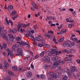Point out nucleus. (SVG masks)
Returning a JSON list of instances; mask_svg holds the SVG:
<instances>
[{
  "mask_svg": "<svg viewBox=\"0 0 80 80\" xmlns=\"http://www.w3.org/2000/svg\"><path fill=\"white\" fill-rule=\"evenodd\" d=\"M35 40L38 42H40V41L42 42V44L45 43V39L41 37L40 35H39L38 37H36L35 38Z\"/></svg>",
  "mask_w": 80,
  "mask_h": 80,
  "instance_id": "obj_1",
  "label": "nucleus"
},
{
  "mask_svg": "<svg viewBox=\"0 0 80 80\" xmlns=\"http://www.w3.org/2000/svg\"><path fill=\"white\" fill-rule=\"evenodd\" d=\"M62 63V64H64V63H65V61H62V60H58L56 62H55L53 64V66L54 67H58V65H59V63Z\"/></svg>",
  "mask_w": 80,
  "mask_h": 80,
  "instance_id": "obj_2",
  "label": "nucleus"
},
{
  "mask_svg": "<svg viewBox=\"0 0 80 80\" xmlns=\"http://www.w3.org/2000/svg\"><path fill=\"white\" fill-rule=\"evenodd\" d=\"M72 74H74V72H77V68L75 67H72L71 68Z\"/></svg>",
  "mask_w": 80,
  "mask_h": 80,
  "instance_id": "obj_3",
  "label": "nucleus"
},
{
  "mask_svg": "<svg viewBox=\"0 0 80 80\" xmlns=\"http://www.w3.org/2000/svg\"><path fill=\"white\" fill-rule=\"evenodd\" d=\"M32 73L31 72H28L27 73L26 77L27 78H30L32 77Z\"/></svg>",
  "mask_w": 80,
  "mask_h": 80,
  "instance_id": "obj_4",
  "label": "nucleus"
},
{
  "mask_svg": "<svg viewBox=\"0 0 80 80\" xmlns=\"http://www.w3.org/2000/svg\"><path fill=\"white\" fill-rule=\"evenodd\" d=\"M50 77L51 78H54L56 79L57 78V77H58V76L56 74H52L50 76Z\"/></svg>",
  "mask_w": 80,
  "mask_h": 80,
  "instance_id": "obj_5",
  "label": "nucleus"
},
{
  "mask_svg": "<svg viewBox=\"0 0 80 80\" xmlns=\"http://www.w3.org/2000/svg\"><path fill=\"white\" fill-rule=\"evenodd\" d=\"M8 73L10 75H13V76H15V74H14L12 72V71H11L10 70H8Z\"/></svg>",
  "mask_w": 80,
  "mask_h": 80,
  "instance_id": "obj_6",
  "label": "nucleus"
},
{
  "mask_svg": "<svg viewBox=\"0 0 80 80\" xmlns=\"http://www.w3.org/2000/svg\"><path fill=\"white\" fill-rule=\"evenodd\" d=\"M63 46L65 47H70V45L67 42H66L63 44Z\"/></svg>",
  "mask_w": 80,
  "mask_h": 80,
  "instance_id": "obj_7",
  "label": "nucleus"
},
{
  "mask_svg": "<svg viewBox=\"0 0 80 80\" xmlns=\"http://www.w3.org/2000/svg\"><path fill=\"white\" fill-rule=\"evenodd\" d=\"M2 27L0 26V35L2 37H3V35H4V34L2 31Z\"/></svg>",
  "mask_w": 80,
  "mask_h": 80,
  "instance_id": "obj_8",
  "label": "nucleus"
},
{
  "mask_svg": "<svg viewBox=\"0 0 80 80\" xmlns=\"http://www.w3.org/2000/svg\"><path fill=\"white\" fill-rule=\"evenodd\" d=\"M66 70L67 71V73L68 74L69 76L72 75V72H71V71H70V69H67Z\"/></svg>",
  "mask_w": 80,
  "mask_h": 80,
  "instance_id": "obj_9",
  "label": "nucleus"
},
{
  "mask_svg": "<svg viewBox=\"0 0 80 80\" xmlns=\"http://www.w3.org/2000/svg\"><path fill=\"white\" fill-rule=\"evenodd\" d=\"M45 58L46 60H47V62H50V58L48 57V56H46Z\"/></svg>",
  "mask_w": 80,
  "mask_h": 80,
  "instance_id": "obj_10",
  "label": "nucleus"
},
{
  "mask_svg": "<svg viewBox=\"0 0 80 80\" xmlns=\"http://www.w3.org/2000/svg\"><path fill=\"white\" fill-rule=\"evenodd\" d=\"M30 23H28V24H24L22 25V27L23 28H26V27H28L30 26Z\"/></svg>",
  "mask_w": 80,
  "mask_h": 80,
  "instance_id": "obj_11",
  "label": "nucleus"
},
{
  "mask_svg": "<svg viewBox=\"0 0 80 80\" xmlns=\"http://www.w3.org/2000/svg\"><path fill=\"white\" fill-rule=\"evenodd\" d=\"M17 14V12L15 11H13L12 13H11L10 14V16H14Z\"/></svg>",
  "mask_w": 80,
  "mask_h": 80,
  "instance_id": "obj_12",
  "label": "nucleus"
},
{
  "mask_svg": "<svg viewBox=\"0 0 80 80\" xmlns=\"http://www.w3.org/2000/svg\"><path fill=\"white\" fill-rule=\"evenodd\" d=\"M66 32H67V29H63V30H62L60 32H59V33H60L61 35H62V34H63V33H65Z\"/></svg>",
  "mask_w": 80,
  "mask_h": 80,
  "instance_id": "obj_13",
  "label": "nucleus"
},
{
  "mask_svg": "<svg viewBox=\"0 0 80 80\" xmlns=\"http://www.w3.org/2000/svg\"><path fill=\"white\" fill-rule=\"evenodd\" d=\"M12 70L13 71H17V68L16 66H13L12 67Z\"/></svg>",
  "mask_w": 80,
  "mask_h": 80,
  "instance_id": "obj_14",
  "label": "nucleus"
},
{
  "mask_svg": "<svg viewBox=\"0 0 80 80\" xmlns=\"http://www.w3.org/2000/svg\"><path fill=\"white\" fill-rule=\"evenodd\" d=\"M32 5L34 7V8H35L36 9H38V7H37V6H36V5H35V3L34 2H33L32 3Z\"/></svg>",
  "mask_w": 80,
  "mask_h": 80,
  "instance_id": "obj_15",
  "label": "nucleus"
},
{
  "mask_svg": "<svg viewBox=\"0 0 80 80\" xmlns=\"http://www.w3.org/2000/svg\"><path fill=\"white\" fill-rule=\"evenodd\" d=\"M64 37H62L60 39H59L58 40L59 42H62V41H63L64 40Z\"/></svg>",
  "mask_w": 80,
  "mask_h": 80,
  "instance_id": "obj_16",
  "label": "nucleus"
},
{
  "mask_svg": "<svg viewBox=\"0 0 80 80\" xmlns=\"http://www.w3.org/2000/svg\"><path fill=\"white\" fill-rule=\"evenodd\" d=\"M44 35L46 38H49L50 37V34H45Z\"/></svg>",
  "mask_w": 80,
  "mask_h": 80,
  "instance_id": "obj_17",
  "label": "nucleus"
},
{
  "mask_svg": "<svg viewBox=\"0 0 80 80\" xmlns=\"http://www.w3.org/2000/svg\"><path fill=\"white\" fill-rule=\"evenodd\" d=\"M2 37L4 39H5L6 40H8V37L5 35H3Z\"/></svg>",
  "mask_w": 80,
  "mask_h": 80,
  "instance_id": "obj_18",
  "label": "nucleus"
},
{
  "mask_svg": "<svg viewBox=\"0 0 80 80\" xmlns=\"http://www.w3.org/2000/svg\"><path fill=\"white\" fill-rule=\"evenodd\" d=\"M40 77L42 79V80L45 79V75H44L42 74L40 76Z\"/></svg>",
  "mask_w": 80,
  "mask_h": 80,
  "instance_id": "obj_19",
  "label": "nucleus"
},
{
  "mask_svg": "<svg viewBox=\"0 0 80 80\" xmlns=\"http://www.w3.org/2000/svg\"><path fill=\"white\" fill-rule=\"evenodd\" d=\"M13 8V7L12 5H9L8 6V9L9 10H12Z\"/></svg>",
  "mask_w": 80,
  "mask_h": 80,
  "instance_id": "obj_20",
  "label": "nucleus"
},
{
  "mask_svg": "<svg viewBox=\"0 0 80 80\" xmlns=\"http://www.w3.org/2000/svg\"><path fill=\"white\" fill-rule=\"evenodd\" d=\"M9 66V64H8V63L7 62H5V67L7 68L8 67V66Z\"/></svg>",
  "mask_w": 80,
  "mask_h": 80,
  "instance_id": "obj_21",
  "label": "nucleus"
},
{
  "mask_svg": "<svg viewBox=\"0 0 80 80\" xmlns=\"http://www.w3.org/2000/svg\"><path fill=\"white\" fill-rule=\"evenodd\" d=\"M9 37L10 38H14V37L13 36L12 34H9Z\"/></svg>",
  "mask_w": 80,
  "mask_h": 80,
  "instance_id": "obj_22",
  "label": "nucleus"
},
{
  "mask_svg": "<svg viewBox=\"0 0 80 80\" xmlns=\"http://www.w3.org/2000/svg\"><path fill=\"white\" fill-rule=\"evenodd\" d=\"M61 53H62V52L61 51H57L56 52V55H59V54H61Z\"/></svg>",
  "mask_w": 80,
  "mask_h": 80,
  "instance_id": "obj_23",
  "label": "nucleus"
},
{
  "mask_svg": "<svg viewBox=\"0 0 80 80\" xmlns=\"http://www.w3.org/2000/svg\"><path fill=\"white\" fill-rule=\"evenodd\" d=\"M16 40L17 41H20L21 40V38L20 37H17L16 38Z\"/></svg>",
  "mask_w": 80,
  "mask_h": 80,
  "instance_id": "obj_24",
  "label": "nucleus"
},
{
  "mask_svg": "<svg viewBox=\"0 0 80 80\" xmlns=\"http://www.w3.org/2000/svg\"><path fill=\"white\" fill-rule=\"evenodd\" d=\"M17 31V30L15 28H14L12 30L13 33H16Z\"/></svg>",
  "mask_w": 80,
  "mask_h": 80,
  "instance_id": "obj_25",
  "label": "nucleus"
},
{
  "mask_svg": "<svg viewBox=\"0 0 80 80\" xmlns=\"http://www.w3.org/2000/svg\"><path fill=\"white\" fill-rule=\"evenodd\" d=\"M21 51H22V49H21V48H18V49L17 52L18 53H20Z\"/></svg>",
  "mask_w": 80,
  "mask_h": 80,
  "instance_id": "obj_26",
  "label": "nucleus"
},
{
  "mask_svg": "<svg viewBox=\"0 0 80 80\" xmlns=\"http://www.w3.org/2000/svg\"><path fill=\"white\" fill-rule=\"evenodd\" d=\"M69 42L70 43L72 46H74L75 45V43L71 42L70 41H69Z\"/></svg>",
  "mask_w": 80,
  "mask_h": 80,
  "instance_id": "obj_27",
  "label": "nucleus"
},
{
  "mask_svg": "<svg viewBox=\"0 0 80 80\" xmlns=\"http://www.w3.org/2000/svg\"><path fill=\"white\" fill-rule=\"evenodd\" d=\"M10 55L11 57H13V51H11L10 52Z\"/></svg>",
  "mask_w": 80,
  "mask_h": 80,
  "instance_id": "obj_28",
  "label": "nucleus"
},
{
  "mask_svg": "<svg viewBox=\"0 0 80 80\" xmlns=\"http://www.w3.org/2000/svg\"><path fill=\"white\" fill-rule=\"evenodd\" d=\"M45 53V51L42 52L40 54V55L41 57H43Z\"/></svg>",
  "mask_w": 80,
  "mask_h": 80,
  "instance_id": "obj_29",
  "label": "nucleus"
},
{
  "mask_svg": "<svg viewBox=\"0 0 80 80\" xmlns=\"http://www.w3.org/2000/svg\"><path fill=\"white\" fill-rule=\"evenodd\" d=\"M38 26L37 25L33 26V28H34V30H36L38 28Z\"/></svg>",
  "mask_w": 80,
  "mask_h": 80,
  "instance_id": "obj_30",
  "label": "nucleus"
},
{
  "mask_svg": "<svg viewBox=\"0 0 80 80\" xmlns=\"http://www.w3.org/2000/svg\"><path fill=\"white\" fill-rule=\"evenodd\" d=\"M68 79V77L67 76H65L62 78V80H66Z\"/></svg>",
  "mask_w": 80,
  "mask_h": 80,
  "instance_id": "obj_31",
  "label": "nucleus"
},
{
  "mask_svg": "<svg viewBox=\"0 0 80 80\" xmlns=\"http://www.w3.org/2000/svg\"><path fill=\"white\" fill-rule=\"evenodd\" d=\"M73 25H74V24L71 23L69 25L68 27H69V28H71V27H73Z\"/></svg>",
  "mask_w": 80,
  "mask_h": 80,
  "instance_id": "obj_32",
  "label": "nucleus"
},
{
  "mask_svg": "<svg viewBox=\"0 0 80 80\" xmlns=\"http://www.w3.org/2000/svg\"><path fill=\"white\" fill-rule=\"evenodd\" d=\"M3 45L4 48H5V49L7 48V44L5 43H3Z\"/></svg>",
  "mask_w": 80,
  "mask_h": 80,
  "instance_id": "obj_33",
  "label": "nucleus"
},
{
  "mask_svg": "<svg viewBox=\"0 0 80 80\" xmlns=\"http://www.w3.org/2000/svg\"><path fill=\"white\" fill-rule=\"evenodd\" d=\"M23 55V52H20V53L17 54V55H18L19 56H22Z\"/></svg>",
  "mask_w": 80,
  "mask_h": 80,
  "instance_id": "obj_34",
  "label": "nucleus"
},
{
  "mask_svg": "<svg viewBox=\"0 0 80 80\" xmlns=\"http://www.w3.org/2000/svg\"><path fill=\"white\" fill-rule=\"evenodd\" d=\"M72 58L70 57H68L67 58V60H68V61H72Z\"/></svg>",
  "mask_w": 80,
  "mask_h": 80,
  "instance_id": "obj_35",
  "label": "nucleus"
},
{
  "mask_svg": "<svg viewBox=\"0 0 80 80\" xmlns=\"http://www.w3.org/2000/svg\"><path fill=\"white\" fill-rule=\"evenodd\" d=\"M48 67V65L46 64L45 65V66L44 67V68L45 69V70H46L47 68Z\"/></svg>",
  "mask_w": 80,
  "mask_h": 80,
  "instance_id": "obj_36",
  "label": "nucleus"
},
{
  "mask_svg": "<svg viewBox=\"0 0 80 80\" xmlns=\"http://www.w3.org/2000/svg\"><path fill=\"white\" fill-rule=\"evenodd\" d=\"M25 45H27L28 47H30V44H29V43L28 42H25Z\"/></svg>",
  "mask_w": 80,
  "mask_h": 80,
  "instance_id": "obj_37",
  "label": "nucleus"
},
{
  "mask_svg": "<svg viewBox=\"0 0 80 80\" xmlns=\"http://www.w3.org/2000/svg\"><path fill=\"white\" fill-rule=\"evenodd\" d=\"M52 61H55V60H57V58L55 57H53L52 58Z\"/></svg>",
  "mask_w": 80,
  "mask_h": 80,
  "instance_id": "obj_38",
  "label": "nucleus"
},
{
  "mask_svg": "<svg viewBox=\"0 0 80 80\" xmlns=\"http://www.w3.org/2000/svg\"><path fill=\"white\" fill-rule=\"evenodd\" d=\"M69 52L70 53H72L74 52L73 49H71L69 50Z\"/></svg>",
  "mask_w": 80,
  "mask_h": 80,
  "instance_id": "obj_39",
  "label": "nucleus"
},
{
  "mask_svg": "<svg viewBox=\"0 0 80 80\" xmlns=\"http://www.w3.org/2000/svg\"><path fill=\"white\" fill-rule=\"evenodd\" d=\"M9 23H11V25H12V27H13V22H12V21L11 20H9Z\"/></svg>",
  "mask_w": 80,
  "mask_h": 80,
  "instance_id": "obj_40",
  "label": "nucleus"
},
{
  "mask_svg": "<svg viewBox=\"0 0 80 80\" xmlns=\"http://www.w3.org/2000/svg\"><path fill=\"white\" fill-rule=\"evenodd\" d=\"M44 47H46V48H48V47H49V44H46L44 45Z\"/></svg>",
  "mask_w": 80,
  "mask_h": 80,
  "instance_id": "obj_41",
  "label": "nucleus"
},
{
  "mask_svg": "<svg viewBox=\"0 0 80 80\" xmlns=\"http://www.w3.org/2000/svg\"><path fill=\"white\" fill-rule=\"evenodd\" d=\"M30 38L32 40H33V41L35 40V38H34V37H33L32 35L30 37Z\"/></svg>",
  "mask_w": 80,
  "mask_h": 80,
  "instance_id": "obj_42",
  "label": "nucleus"
},
{
  "mask_svg": "<svg viewBox=\"0 0 80 80\" xmlns=\"http://www.w3.org/2000/svg\"><path fill=\"white\" fill-rule=\"evenodd\" d=\"M14 46L15 48H18V47H19V45L18 44H15L14 45Z\"/></svg>",
  "mask_w": 80,
  "mask_h": 80,
  "instance_id": "obj_43",
  "label": "nucleus"
},
{
  "mask_svg": "<svg viewBox=\"0 0 80 80\" xmlns=\"http://www.w3.org/2000/svg\"><path fill=\"white\" fill-rule=\"evenodd\" d=\"M64 52H66V53H69V51L68 50H67L66 49L64 50Z\"/></svg>",
  "mask_w": 80,
  "mask_h": 80,
  "instance_id": "obj_44",
  "label": "nucleus"
},
{
  "mask_svg": "<svg viewBox=\"0 0 80 80\" xmlns=\"http://www.w3.org/2000/svg\"><path fill=\"white\" fill-rule=\"evenodd\" d=\"M3 32L4 35H6V33H7V31L6 30H4L3 31Z\"/></svg>",
  "mask_w": 80,
  "mask_h": 80,
  "instance_id": "obj_45",
  "label": "nucleus"
},
{
  "mask_svg": "<svg viewBox=\"0 0 80 80\" xmlns=\"http://www.w3.org/2000/svg\"><path fill=\"white\" fill-rule=\"evenodd\" d=\"M22 70H23V68H20L18 69V70L19 72H21Z\"/></svg>",
  "mask_w": 80,
  "mask_h": 80,
  "instance_id": "obj_46",
  "label": "nucleus"
},
{
  "mask_svg": "<svg viewBox=\"0 0 80 80\" xmlns=\"http://www.w3.org/2000/svg\"><path fill=\"white\" fill-rule=\"evenodd\" d=\"M48 33H52L53 34V31L50 30L48 31Z\"/></svg>",
  "mask_w": 80,
  "mask_h": 80,
  "instance_id": "obj_47",
  "label": "nucleus"
},
{
  "mask_svg": "<svg viewBox=\"0 0 80 80\" xmlns=\"http://www.w3.org/2000/svg\"><path fill=\"white\" fill-rule=\"evenodd\" d=\"M58 49V48H57V47H54L53 48V50L54 51H56V50H57Z\"/></svg>",
  "mask_w": 80,
  "mask_h": 80,
  "instance_id": "obj_48",
  "label": "nucleus"
},
{
  "mask_svg": "<svg viewBox=\"0 0 80 80\" xmlns=\"http://www.w3.org/2000/svg\"><path fill=\"white\" fill-rule=\"evenodd\" d=\"M78 40V39L76 38H75L73 39V41H74V42H76V41H77Z\"/></svg>",
  "mask_w": 80,
  "mask_h": 80,
  "instance_id": "obj_49",
  "label": "nucleus"
},
{
  "mask_svg": "<svg viewBox=\"0 0 80 80\" xmlns=\"http://www.w3.org/2000/svg\"><path fill=\"white\" fill-rule=\"evenodd\" d=\"M38 45L39 47H43V44H38Z\"/></svg>",
  "mask_w": 80,
  "mask_h": 80,
  "instance_id": "obj_50",
  "label": "nucleus"
},
{
  "mask_svg": "<svg viewBox=\"0 0 80 80\" xmlns=\"http://www.w3.org/2000/svg\"><path fill=\"white\" fill-rule=\"evenodd\" d=\"M7 80H11V79H10V77L8 76L7 77Z\"/></svg>",
  "mask_w": 80,
  "mask_h": 80,
  "instance_id": "obj_51",
  "label": "nucleus"
},
{
  "mask_svg": "<svg viewBox=\"0 0 80 80\" xmlns=\"http://www.w3.org/2000/svg\"><path fill=\"white\" fill-rule=\"evenodd\" d=\"M6 22L8 23V25H9V24H10L9 21H8V20H7V18H6Z\"/></svg>",
  "mask_w": 80,
  "mask_h": 80,
  "instance_id": "obj_52",
  "label": "nucleus"
},
{
  "mask_svg": "<svg viewBox=\"0 0 80 80\" xmlns=\"http://www.w3.org/2000/svg\"><path fill=\"white\" fill-rule=\"evenodd\" d=\"M62 27V25L60 26H58V30H60L61 28Z\"/></svg>",
  "mask_w": 80,
  "mask_h": 80,
  "instance_id": "obj_53",
  "label": "nucleus"
},
{
  "mask_svg": "<svg viewBox=\"0 0 80 80\" xmlns=\"http://www.w3.org/2000/svg\"><path fill=\"white\" fill-rule=\"evenodd\" d=\"M20 31L22 32H23L24 31L25 32V30L24 29H22L21 28L20 29Z\"/></svg>",
  "mask_w": 80,
  "mask_h": 80,
  "instance_id": "obj_54",
  "label": "nucleus"
},
{
  "mask_svg": "<svg viewBox=\"0 0 80 80\" xmlns=\"http://www.w3.org/2000/svg\"><path fill=\"white\" fill-rule=\"evenodd\" d=\"M51 27H53V26H54V27L55 26V24H51Z\"/></svg>",
  "mask_w": 80,
  "mask_h": 80,
  "instance_id": "obj_55",
  "label": "nucleus"
},
{
  "mask_svg": "<svg viewBox=\"0 0 80 80\" xmlns=\"http://www.w3.org/2000/svg\"><path fill=\"white\" fill-rule=\"evenodd\" d=\"M51 18H52V20H55V18L53 16H51Z\"/></svg>",
  "mask_w": 80,
  "mask_h": 80,
  "instance_id": "obj_56",
  "label": "nucleus"
},
{
  "mask_svg": "<svg viewBox=\"0 0 80 80\" xmlns=\"http://www.w3.org/2000/svg\"><path fill=\"white\" fill-rule=\"evenodd\" d=\"M31 68H34V66L33 65V64H31Z\"/></svg>",
  "mask_w": 80,
  "mask_h": 80,
  "instance_id": "obj_57",
  "label": "nucleus"
},
{
  "mask_svg": "<svg viewBox=\"0 0 80 80\" xmlns=\"http://www.w3.org/2000/svg\"><path fill=\"white\" fill-rule=\"evenodd\" d=\"M69 10L70 12H73V9L72 8H70L69 9Z\"/></svg>",
  "mask_w": 80,
  "mask_h": 80,
  "instance_id": "obj_58",
  "label": "nucleus"
},
{
  "mask_svg": "<svg viewBox=\"0 0 80 80\" xmlns=\"http://www.w3.org/2000/svg\"><path fill=\"white\" fill-rule=\"evenodd\" d=\"M7 50L8 52H10V51H12V50H11L10 49H9V48H8Z\"/></svg>",
  "mask_w": 80,
  "mask_h": 80,
  "instance_id": "obj_59",
  "label": "nucleus"
},
{
  "mask_svg": "<svg viewBox=\"0 0 80 80\" xmlns=\"http://www.w3.org/2000/svg\"><path fill=\"white\" fill-rule=\"evenodd\" d=\"M77 62L78 63H80V60L79 59H77Z\"/></svg>",
  "mask_w": 80,
  "mask_h": 80,
  "instance_id": "obj_60",
  "label": "nucleus"
},
{
  "mask_svg": "<svg viewBox=\"0 0 80 80\" xmlns=\"http://www.w3.org/2000/svg\"><path fill=\"white\" fill-rule=\"evenodd\" d=\"M21 43V44L22 45H25V42H22Z\"/></svg>",
  "mask_w": 80,
  "mask_h": 80,
  "instance_id": "obj_61",
  "label": "nucleus"
},
{
  "mask_svg": "<svg viewBox=\"0 0 80 80\" xmlns=\"http://www.w3.org/2000/svg\"><path fill=\"white\" fill-rule=\"evenodd\" d=\"M39 58V56L38 55H36L35 56V58Z\"/></svg>",
  "mask_w": 80,
  "mask_h": 80,
  "instance_id": "obj_62",
  "label": "nucleus"
},
{
  "mask_svg": "<svg viewBox=\"0 0 80 80\" xmlns=\"http://www.w3.org/2000/svg\"><path fill=\"white\" fill-rule=\"evenodd\" d=\"M17 43H18V44H19V45H21V42H17Z\"/></svg>",
  "mask_w": 80,
  "mask_h": 80,
  "instance_id": "obj_63",
  "label": "nucleus"
},
{
  "mask_svg": "<svg viewBox=\"0 0 80 80\" xmlns=\"http://www.w3.org/2000/svg\"><path fill=\"white\" fill-rule=\"evenodd\" d=\"M47 18L49 20H50V19H51V16L47 17Z\"/></svg>",
  "mask_w": 80,
  "mask_h": 80,
  "instance_id": "obj_64",
  "label": "nucleus"
}]
</instances>
